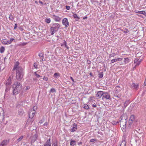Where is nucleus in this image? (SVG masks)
<instances>
[{"instance_id": "nucleus-57", "label": "nucleus", "mask_w": 146, "mask_h": 146, "mask_svg": "<svg viewBox=\"0 0 146 146\" xmlns=\"http://www.w3.org/2000/svg\"><path fill=\"white\" fill-rule=\"evenodd\" d=\"M17 27V24H15V26L14 27V29H15Z\"/></svg>"}, {"instance_id": "nucleus-32", "label": "nucleus", "mask_w": 146, "mask_h": 146, "mask_svg": "<svg viewBox=\"0 0 146 146\" xmlns=\"http://www.w3.org/2000/svg\"><path fill=\"white\" fill-rule=\"evenodd\" d=\"M125 60L124 62L125 64H127L129 62V59L128 58H124Z\"/></svg>"}, {"instance_id": "nucleus-13", "label": "nucleus", "mask_w": 146, "mask_h": 146, "mask_svg": "<svg viewBox=\"0 0 146 146\" xmlns=\"http://www.w3.org/2000/svg\"><path fill=\"white\" fill-rule=\"evenodd\" d=\"M37 138V135L36 134H35L32 137L31 143H34L36 140Z\"/></svg>"}, {"instance_id": "nucleus-20", "label": "nucleus", "mask_w": 146, "mask_h": 146, "mask_svg": "<svg viewBox=\"0 0 146 146\" xmlns=\"http://www.w3.org/2000/svg\"><path fill=\"white\" fill-rule=\"evenodd\" d=\"M54 19L56 21H59L61 19L59 17L54 15Z\"/></svg>"}, {"instance_id": "nucleus-1", "label": "nucleus", "mask_w": 146, "mask_h": 146, "mask_svg": "<svg viewBox=\"0 0 146 146\" xmlns=\"http://www.w3.org/2000/svg\"><path fill=\"white\" fill-rule=\"evenodd\" d=\"M60 26L58 23H54L52 24V26L50 28L51 35H53L59 29Z\"/></svg>"}, {"instance_id": "nucleus-31", "label": "nucleus", "mask_w": 146, "mask_h": 146, "mask_svg": "<svg viewBox=\"0 0 146 146\" xmlns=\"http://www.w3.org/2000/svg\"><path fill=\"white\" fill-rule=\"evenodd\" d=\"M129 120L134 121L135 120L134 116L133 115H132L131 116Z\"/></svg>"}, {"instance_id": "nucleus-41", "label": "nucleus", "mask_w": 146, "mask_h": 146, "mask_svg": "<svg viewBox=\"0 0 146 146\" xmlns=\"http://www.w3.org/2000/svg\"><path fill=\"white\" fill-rule=\"evenodd\" d=\"M60 76V74H54V76L55 78H57L59 76Z\"/></svg>"}, {"instance_id": "nucleus-8", "label": "nucleus", "mask_w": 146, "mask_h": 146, "mask_svg": "<svg viewBox=\"0 0 146 146\" xmlns=\"http://www.w3.org/2000/svg\"><path fill=\"white\" fill-rule=\"evenodd\" d=\"M9 140H4L1 142L0 144V146H6L9 143Z\"/></svg>"}, {"instance_id": "nucleus-30", "label": "nucleus", "mask_w": 146, "mask_h": 146, "mask_svg": "<svg viewBox=\"0 0 146 146\" xmlns=\"http://www.w3.org/2000/svg\"><path fill=\"white\" fill-rule=\"evenodd\" d=\"M23 138V136H22L19 138L17 140V143L20 142Z\"/></svg>"}, {"instance_id": "nucleus-26", "label": "nucleus", "mask_w": 146, "mask_h": 146, "mask_svg": "<svg viewBox=\"0 0 146 146\" xmlns=\"http://www.w3.org/2000/svg\"><path fill=\"white\" fill-rule=\"evenodd\" d=\"M19 62H16V63L14 66V69H16L17 70V66L19 65Z\"/></svg>"}, {"instance_id": "nucleus-33", "label": "nucleus", "mask_w": 146, "mask_h": 146, "mask_svg": "<svg viewBox=\"0 0 146 146\" xmlns=\"http://www.w3.org/2000/svg\"><path fill=\"white\" fill-rule=\"evenodd\" d=\"M119 123V122L116 121H114L111 122V123L113 125H116Z\"/></svg>"}, {"instance_id": "nucleus-25", "label": "nucleus", "mask_w": 146, "mask_h": 146, "mask_svg": "<svg viewBox=\"0 0 146 146\" xmlns=\"http://www.w3.org/2000/svg\"><path fill=\"white\" fill-rule=\"evenodd\" d=\"M122 31L124 33H127L129 32V30L128 29L126 28H123Z\"/></svg>"}, {"instance_id": "nucleus-3", "label": "nucleus", "mask_w": 146, "mask_h": 146, "mask_svg": "<svg viewBox=\"0 0 146 146\" xmlns=\"http://www.w3.org/2000/svg\"><path fill=\"white\" fill-rule=\"evenodd\" d=\"M13 88L21 90L22 89V85L20 82H16L13 84Z\"/></svg>"}, {"instance_id": "nucleus-63", "label": "nucleus", "mask_w": 146, "mask_h": 146, "mask_svg": "<svg viewBox=\"0 0 146 146\" xmlns=\"http://www.w3.org/2000/svg\"><path fill=\"white\" fill-rule=\"evenodd\" d=\"M70 78L72 80V81L73 82H74V79L72 77H70Z\"/></svg>"}, {"instance_id": "nucleus-56", "label": "nucleus", "mask_w": 146, "mask_h": 146, "mask_svg": "<svg viewBox=\"0 0 146 146\" xmlns=\"http://www.w3.org/2000/svg\"><path fill=\"white\" fill-rule=\"evenodd\" d=\"M117 61H121L122 60V59L121 58H117Z\"/></svg>"}, {"instance_id": "nucleus-14", "label": "nucleus", "mask_w": 146, "mask_h": 146, "mask_svg": "<svg viewBox=\"0 0 146 146\" xmlns=\"http://www.w3.org/2000/svg\"><path fill=\"white\" fill-rule=\"evenodd\" d=\"M77 124L75 123L73 124V126L71 130V131L74 132L77 129Z\"/></svg>"}, {"instance_id": "nucleus-11", "label": "nucleus", "mask_w": 146, "mask_h": 146, "mask_svg": "<svg viewBox=\"0 0 146 146\" xmlns=\"http://www.w3.org/2000/svg\"><path fill=\"white\" fill-rule=\"evenodd\" d=\"M114 93L115 94H117L122 90V88H120L119 86H117L116 87Z\"/></svg>"}, {"instance_id": "nucleus-29", "label": "nucleus", "mask_w": 146, "mask_h": 146, "mask_svg": "<svg viewBox=\"0 0 146 146\" xmlns=\"http://www.w3.org/2000/svg\"><path fill=\"white\" fill-rule=\"evenodd\" d=\"M45 21L48 23H49L50 22V19L49 18H46L45 19Z\"/></svg>"}, {"instance_id": "nucleus-7", "label": "nucleus", "mask_w": 146, "mask_h": 146, "mask_svg": "<svg viewBox=\"0 0 146 146\" xmlns=\"http://www.w3.org/2000/svg\"><path fill=\"white\" fill-rule=\"evenodd\" d=\"M62 23L63 25H64L66 27H67L69 26V23L67 18H65L62 19Z\"/></svg>"}, {"instance_id": "nucleus-45", "label": "nucleus", "mask_w": 146, "mask_h": 146, "mask_svg": "<svg viewBox=\"0 0 146 146\" xmlns=\"http://www.w3.org/2000/svg\"><path fill=\"white\" fill-rule=\"evenodd\" d=\"M94 98L93 96L90 97V101H94Z\"/></svg>"}, {"instance_id": "nucleus-9", "label": "nucleus", "mask_w": 146, "mask_h": 146, "mask_svg": "<svg viewBox=\"0 0 146 146\" xmlns=\"http://www.w3.org/2000/svg\"><path fill=\"white\" fill-rule=\"evenodd\" d=\"M104 92L102 91H98L96 94V97L97 98L99 99L102 96L103 97Z\"/></svg>"}, {"instance_id": "nucleus-58", "label": "nucleus", "mask_w": 146, "mask_h": 146, "mask_svg": "<svg viewBox=\"0 0 146 146\" xmlns=\"http://www.w3.org/2000/svg\"><path fill=\"white\" fill-rule=\"evenodd\" d=\"M92 106L93 107L95 108L96 107V105L95 103L93 104Z\"/></svg>"}, {"instance_id": "nucleus-24", "label": "nucleus", "mask_w": 146, "mask_h": 146, "mask_svg": "<svg viewBox=\"0 0 146 146\" xmlns=\"http://www.w3.org/2000/svg\"><path fill=\"white\" fill-rule=\"evenodd\" d=\"M129 101H126L124 103V108H125L126 106L129 104Z\"/></svg>"}, {"instance_id": "nucleus-2", "label": "nucleus", "mask_w": 146, "mask_h": 146, "mask_svg": "<svg viewBox=\"0 0 146 146\" xmlns=\"http://www.w3.org/2000/svg\"><path fill=\"white\" fill-rule=\"evenodd\" d=\"M11 78L10 76L6 82V89L5 92L7 93L11 87Z\"/></svg>"}, {"instance_id": "nucleus-34", "label": "nucleus", "mask_w": 146, "mask_h": 146, "mask_svg": "<svg viewBox=\"0 0 146 146\" xmlns=\"http://www.w3.org/2000/svg\"><path fill=\"white\" fill-rule=\"evenodd\" d=\"M56 92V90L55 89L53 88H51L50 89V93H54V92Z\"/></svg>"}, {"instance_id": "nucleus-22", "label": "nucleus", "mask_w": 146, "mask_h": 146, "mask_svg": "<svg viewBox=\"0 0 146 146\" xmlns=\"http://www.w3.org/2000/svg\"><path fill=\"white\" fill-rule=\"evenodd\" d=\"M73 16L75 19H76V21H78L80 19L76 14H74Z\"/></svg>"}, {"instance_id": "nucleus-4", "label": "nucleus", "mask_w": 146, "mask_h": 146, "mask_svg": "<svg viewBox=\"0 0 146 146\" xmlns=\"http://www.w3.org/2000/svg\"><path fill=\"white\" fill-rule=\"evenodd\" d=\"M35 107V106H34L33 107V110L31 109L29 111L28 114L29 117L30 119H32L35 115V111L34 109Z\"/></svg>"}, {"instance_id": "nucleus-47", "label": "nucleus", "mask_w": 146, "mask_h": 146, "mask_svg": "<svg viewBox=\"0 0 146 146\" xmlns=\"http://www.w3.org/2000/svg\"><path fill=\"white\" fill-rule=\"evenodd\" d=\"M9 18V19L10 20H12L13 19V16L11 14L10 15Z\"/></svg>"}, {"instance_id": "nucleus-35", "label": "nucleus", "mask_w": 146, "mask_h": 146, "mask_svg": "<svg viewBox=\"0 0 146 146\" xmlns=\"http://www.w3.org/2000/svg\"><path fill=\"white\" fill-rule=\"evenodd\" d=\"M33 66L35 68H38V64L36 62H35L34 63Z\"/></svg>"}, {"instance_id": "nucleus-16", "label": "nucleus", "mask_w": 146, "mask_h": 146, "mask_svg": "<svg viewBox=\"0 0 146 146\" xmlns=\"http://www.w3.org/2000/svg\"><path fill=\"white\" fill-rule=\"evenodd\" d=\"M13 88V94L14 95H15L18 94L20 90H18L17 89Z\"/></svg>"}, {"instance_id": "nucleus-37", "label": "nucleus", "mask_w": 146, "mask_h": 146, "mask_svg": "<svg viewBox=\"0 0 146 146\" xmlns=\"http://www.w3.org/2000/svg\"><path fill=\"white\" fill-rule=\"evenodd\" d=\"M116 62H117V58L112 59L110 63H112Z\"/></svg>"}, {"instance_id": "nucleus-10", "label": "nucleus", "mask_w": 146, "mask_h": 146, "mask_svg": "<svg viewBox=\"0 0 146 146\" xmlns=\"http://www.w3.org/2000/svg\"><path fill=\"white\" fill-rule=\"evenodd\" d=\"M4 112L3 108L0 107V122L1 121V119H2L4 116Z\"/></svg>"}, {"instance_id": "nucleus-18", "label": "nucleus", "mask_w": 146, "mask_h": 146, "mask_svg": "<svg viewBox=\"0 0 146 146\" xmlns=\"http://www.w3.org/2000/svg\"><path fill=\"white\" fill-rule=\"evenodd\" d=\"M50 139H48L44 145V146H51V144L50 142Z\"/></svg>"}, {"instance_id": "nucleus-49", "label": "nucleus", "mask_w": 146, "mask_h": 146, "mask_svg": "<svg viewBox=\"0 0 146 146\" xmlns=\"http://www.w3.org/2000/svg\"><path fill=\"white\" fill-rule=\"evenodd\" d=\"M66 8L67 10H69L70 9V7L69 6H66Z\"/></svg>"}, {"instance_id": "nucleus-50", "label": "nucleus", "mask_w": 146, "mask_h": 146, "mask_svg": "<svg viewBox=\"0 0 146 146\" xmlns=\"http://www.w3.org/2000/svg\"><path fill=\"white\" fill-rule=\"evenodd\" d=\"M99 77L100 78H102L103 77V74H99Z\"/></svg>"}, {"instance_id": "nucleus-38", "label": "nucleus", "mask_w": 146, "mask_h": 146, "mask_svg": "<svg viewBox=\"0 0 146 146\" xmlns=\"http://www.w3.org/2000/svg\"><path fill=\"white\" fill-rule=\"evenodd\" d=\"M116 55V54L114 53H113L112 54H110L109 56V58H110L112 57H114Z\"/></svg>"}, {"instance_id": "nucleus-60", "label": "nucleus", "mask_w": 146, "mask_h": 146, "mask_svg": "<svg viewBox=\"0 0 146 146\" xmlns=\"http://www.w3.org/2000/svg\"><path fill=\"white\" fill-rule=\"evenodd\" d=\"M39 3H40L41 4H42V5L43 4V3L42 1L39 0Z\"/></svg>"}, {"instance_id": "nucleus-64", "label": "nucleus", "mask_w": 146, "mask_h": 146, "mask_svg": "<svg viewBox=\"0 0 146 146\" xmlns=\"http://www.w3.org/2000/svg\"><path fill=\"white\" fill-rule=\"evenodd\" d=\"M87 17H86L83 18V19H87Z\"/></svg>"}, {"instance_id": "nucleus-62", "label": "nucleus", "mask_w": 146, "mask_h": 146, "mask_svg": "<svg viewBox=\"0 0 146 146\" xmlns=\"http://www.w3.org/2000/svg\"><path fill=\"white\" fill-rule=\"evenodd\" d=\"M144 84L145 86H146V79L145 80V81L144 83Z\"/></svg>"}, {"instance_id": "nucleus-39", "label": "nucleus", "mask_w": 146, "mask_h": 146, "mask_svg": "<svg viewBox=\"0 0 146 146\" xmlns=\"http://www.w3.org/2000/svg\"><path fill=\"white\" fill-rule=\"evenodd\" d=\"M14 40V39L13 38H11L10 39V40H8L9 43V44H11V42Z\"/></svg>"}, {"instance_id": "nucleus-28", "label": "nucleus", "mask_w": 146, "mask_h": 146, "mask_svg": "<svg viewBox=\"0 0 146 146\" xmlns=\"http://www.w3.org/2000/svg\"><path fill=\"white\" fill-rule=\"evenodd\" d=\"M126 142L125 141H123L120 145V146H125Z\"/></svg>"}, {"instance_id": "nucleus-19", "label": "nucleus", "mask_w": 146, "mask_h": 146, "mask_svg": "<svg viewBox=\"0 0 146 146\" xmlns=\"http://www.w3.org/2000/svg\"><path fill=\"white\" fill-rule=\"evenodd\" d=\"M1 42L3 44L5 45L9 44L8 41L6 40H1Z\"/></svg>"}, {"instance_id": "nucleus-59", "label": "nucleus", "mask_w": 146, "mask_h": 146, "mask_svg": "<svg viewBox=\"0 0 146 146\" xmlns=\"http://www.w3.org/2000/svg\"><path fill=\"white\" fill-rule=\"evenodd\" d=\"M116 97L118 98H121V95H119V94L117 95V96H116Z\"/></svg>"}, {"instance_id": "nucleus-43", "label": "nucleus", "mask_w": 146, "mask_h": 146, "mask_svg": "<svg viewBox=\"0 0 146 146\" xmlns=\"http://www.w3.org/2000/svg\"><path fill=\"white\" fill-rule=\"evenodd\" d=\"M97 141V139H92L90 140V142L92 143H93L95 141Z\"/></svg>"}, {"instance_id": "nucleus-12", "label": "nucleus", "mask_w": 146, "mask_h": 146, "mask_svg": "<svg viewBox=\"0 0 146 146\" xmlns=\"http://www.w3.org/2000/svg\"><path fill=\"white\" fill-rule=\"evenodd\" d=\"M16 78L18 80H20L23 76V74H16Z\"/></svg>"}, {"instance_id": "nucleus-5", "label": "nucleus", "mask_w": 146, "mask_h": 146, "mask_svg": "<svg viewBox=\"0 0 146 146\" xmlns=\"http://www.w3.org/2000/svg\"><path fill=\"white\" fill-rule=\"evenodd\" d=\"M102 98L106 99L107 100H111V97L110 96L109 93L105 92H104L103 97Z\"/></svg>"}, {"instance_id": "nucleus-44", "label": "nucleus", "mask_w": 146, "mask_h": 146, "mask_svg": "<svg viewBox=\"0 0 146 146\" xmlns=\"http://www.w3.org/2000/svg\"><path fill=\"white\" fill-rule=\"evenodd\" d=\"M139 13L141 14H142L143 15H145L146 13L145 11H141L139 12Z\"/></svg>"}, {"instance_id": "nucleus-40", "label": "nucleus", "mask_w": 146, "mask_h": 146, "mask_svg": "<svg viewBox=\"0 0 146 146\" xmlns=\"http://www.w3.org/2000/svg\"><path fill=\"white\" fill-rule=\"evenodd\" d=\"M142 60L141 59L140 60H138V62H137V63H136V64L135 65V66H139Z\"/></svg>"}, {"instance_id": "nucleus-6", "label": "nucleus", "mask_w": 146, "mask_h": 146, "mask_svg": "<svg viewBox=\"0 0 146 146\" xmlns=\"http://www.w3.org/2000/svg\"><path fill=\"white\" fill-rule=\"evenodd\" d=\"M126 118H121L120 121V126H123L124 127L126 128Z\"/></svg>"}, {"instance_id": "nucleus-54", "label": "nucleus", "mask_w": 146, "mask_h": 146, "mask_svg": "<svg viewBox=\"0 0 146 146\" xmlns=\"http://www.w3.org/2000/svg\"><path fill=\"white\" fill-rule=\"evenodd\" d=\"M133 121L131 120H129V125L132 124Z\"/></svg>"}, {"instance_id": "nucleus-17", "label": "nucleus", "mask_w": 146, "mask_h": 146, "mask_svg": "<svg viewBox=\"0 0 146 146\" xmlns=\"http://www.w3.org/2000/svg\"><path fill=\"white\" fill-rule=\"evenodd\" d=\"M38 56H39L40 58V61H43L45 60L44 58V54L42 53H39Z\"/></svg>"}, {"instance_id": "nucleus-53", "label": "nucleus", "mask_w": 146, "mask_h": 146, "mask_svg": "<svg viewBox=\"0 0 146 146\" xmlns=\"http://www.w3.org/2000/svg\"><path fill=\"white\" fill-rule=\"evenodd\" d=\"M43 79H44V80H45L46 81H47L48 80L47 78L46 77H45L44 76L43 77Z\"/></svg>"}, {"instance_id": "nucleus-27", "label": "nucleus", "mask_w": 146, "mask_h": 146, "mask_svg": "<svg viewBox=\"0 0 146 146\" xmlns=\"http://www.w3.org/2000/svg\"><path fill=\"white\" fill-rule=\"evenodd\" d=\"M5 50V48L3 46H1L0 48V52L1 53H3Z\"/></svg>"}, {"instance_id": "nucleus-36", "label": "nucleus", "mask_w": 146, "mask_h": 146, "mask_svg": "<svg viewBox=\"0 0 146 146\" xmlns=\"http://www.w3.org/2000/svg\"><path fill=\"white\" fill-rule=\"evenodd\" d=\"M52 146H58V143L57 141L52 143Z\"/></svg>"}, {"instance_id": "nucleus-51", "label": "nucleus", "mask_w": 146, "mask_h": 146, "mask_svg": "<svg viewBox=\"0 0 146 146\" xmlns=\"http://www.w3.org/2000/svg\"><path fill=\"white\" fill-rule=\"evenodd\" d=\"M64 44L65 45V47L67 49H68L69 48L66 45V41L64 42Z\"/></svg>"}, {"instance_id": "nucleus-23", "label": "nucleus", "mask_w": 146, "mask_h": 146, "mask_svg": "<svg viewBox=\"0 0 146 146\" xmlns=\"http://www.w3.org/2000/svg\"><path fill=\"white\" fill-rule=\"evenodd\" d=\"M83 108L86 110H88L89 109V107L88 106L87 104H84L83 106Z\"/></svg>"}, {"instance_id": "nucleus-42", "label": "nucleus", "mask_w": 146, "mask_h": 146, "mask_svg": "<svg viewBox=\"0 0 146 146\" xmlns=\"http://www.w3.org/2000/svg\"><path fill=\"white\" fill-rule=\"evenodd\" d=\"M48 122H46L43 125V126H44L45 127H44L45 128H46V127H48Z\"/></svg>"}, {"instance_id": "nucleus-21", "label": "nucleus", "mask_w": 146, "mask_h": 146, "mask_svg": "<svg viewBox=\"0 0 146 146\" xmlns=\"http://www.w3.org/2000/svg\"><path fill=\"white\" fill-rule=\"evenodd\" d=\"M76 143V141L75 140H71L70 143V145L74 146Z\"/></svg>"}, {"instance_id": "nucleus-52", "label": "nucleus", "mask_w": 146, "mask_h": 146, "mask_svg": "<svg viewBox=\"0 0 146 146\" xmlns=\"http://www.w3.org/2000/svg\"><path fill=\"white\" fill-rule=\"evenodd\" d=\"M35 74V76L37 77V78H39L40 76V75L37 74Z\"/></svg>"}, {"instance_id": "nucleus-15", "label": "nucleus", "mask_w": 146, "mask_h": 146, "mask_svg": "<svg viewBox=\"0 0 146 146\" xmlns=\"http://www.w3.org/2000/svg\"><path fill=\"white\" fill-rule=\"evenodd\" d=\"M131 88L133 89H137L138 88V85L137 84L133 83L131 85Z\"/></svg>"}, {"instance_id": "nucleus-46", "label": "nucleus", "mask_w": 146, "mask_h": 146, "mask_svg": "<svg viewBox=\"0 0 146 146\" xmlns=\"http://www.w3.org/2000/svg\"><path fill=\"white\" fill-rule=\"evenodd\" d=\"M44 121V119H41L39 121L38 123H39L40 124H41Z\"/></svg>"}, {"instance_id": "nucleus-61", "label": "nucleus", "mask_w": 146, "mask_h": 146, "mask_svg": "<svg viewBox=\"0 0 146 146\" xmlns=\"http://www.w3.org/2000/svg\"><path fill=\"white\" fill-rule=\"evenodd\" d=\"M82 144V142H80L78 143V145H81Z\"/></svg>"}, {"instance_id": "nucleus-55", "label": "nucleus", "mask_w": 146, "mask_h": 146, "mask_svg": "<svg viewBox=\"0 0 146 146\" xmlns=\"http://www.w3.org/2000/svg\"><path fill=\"white\" fill-rule=\"evenodd\" d=\"M87 63L88 64H91V62L90 60H87Z\"/></svg>"}, {"instance_id": "nucleus-48", "label": "nucleus", "mask_w": 146, "mask_h": 146, "mask_svg": "<svg viewBox=\"0 0 146 146\" xmlns=\"http://www.w3.org/2000/svg\"><path fill=\"white\" fill-rule=\"evenodd\" d=\"M139 60V59H138L137 58L135 59L134 60V63L135 64V65L136 64V63H137V62H138V60Z\"/></svg>"}]
</instances>
